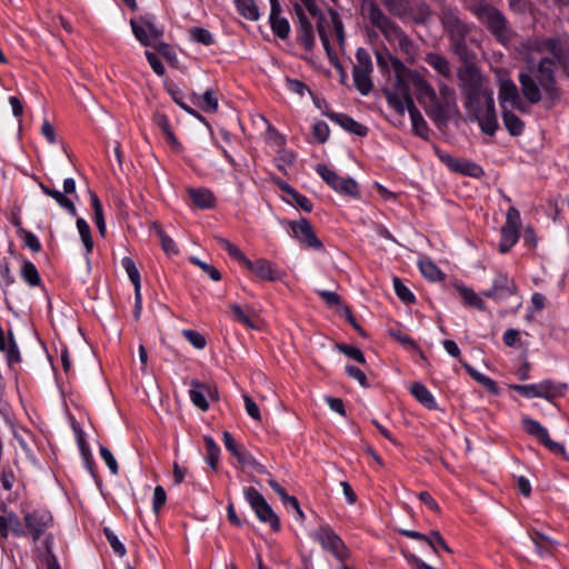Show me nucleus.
Returning a JSON list of instances; mask_svg holds the SVG:
<instances>
[{
    "instance_id": "22",
    "label": "nucleus",
    "mask_w": 569,
    "mask_h": 569,
    "mask_svg": "<svg viewBox=\"0 0 569 569\" xmlns=\"http://www.w3.org/2000/svg\"><path fill=\"white\" fill-rule=\"evenodd\" d=\"M295 12L299 22L298 41L307 51H312L316 44L313 27L311 22L307 19L303 9L300 4L295 6Z\"/></svg>"
},
{
    "instance_id": "40",
    "label": "nucleus",
    "mask_w": 569,
    "mask_h": 569,
    "mask_svg": "<svg viewBox=\"0 0 569 569\" xmlns=\"http://www.w3.org/2000/svg\"><path fill=\"white\" fill-rule=\"evenodd\" d=\"M457 290L466 305L477 308L478 310H486V303L472 289L465 286H457Z\"/></svg>"
},
{
    "instance_id": "20",
    "label": "nucleus",
    "mask_w": 569,
    "mask_h": 569,
    "mask_svg": "<svg viewBox=\"0 0 569 569\" xmlns=\"http://www.w3.org/2000/svg\"><path fill=\"white\" fill-rule=\"evenodd\" d=\"M517 292V286L512 279L505 273H498L492 282V287L482 292V296L501 300L507 297L513 296Z\"/></svg>"
},
{
    "instance_id": "33",
    "label": "nucleus",
    "mask_w": 569,
    "mask_h": 569,
    "mask_svg": "<svg viewBox=\"0 0 569 569\" xmlns=\"http://www.w3.org/2000/svg\"><path fill=\"white\" fill-rule=\"evenodd\" d=\"M426 62L432 67L439 74L450 79L452 77L451 66L447 58L438 53H429L426 57Z\"/></svg>"
},
{
    "instance_id": "57",
    "label": "nucleus",
    "mask_w": 569,
    "mask_h": 569,
    "mask_svg": "<svg viewBox=\"0 0 569 569\" xmlns=\"http://www.w3.org/2000/svg\"><path fill=\"white\" fill-rule=\"evenodd\" d=\"M183 337L197 349H203L206 347V338L196 330L186 329L182 331Z\"/></svg>"
},
{
    "instance_id": "26",
    "label": "nucleus",
    "mask_w": 569,
    "mask_h": 569,
    "mask_svg": "<svg viewBox=\"0 0 569 569\" xmlns=\"http://www.w3.org/2000/svg\"><path fill=\"white\" fill-rule=\"evenodd\" d=\"M252 273H254L259 279L266 281H273L279 278L276 273L273 266L270 261L266 259H258L256 261L249 260L247 257L242 262Z\"/></svg>"
},
{
    "instance_id": "31",
    "label": "nucleus",
    "mask_w": 569,
    "mask_h": 569,
    "mask_svg": "<svg viewBox=\"0 0 569 569\" xmlns=\"http://www.w3.org/2000/svg\"><path fill=\"white\" fill-rule=\"evenodd\" d=\"M406 110H408V112L410 114L412 129H413L415 133L421 138H427L428 132H429L428 124L425 121L421 112L415 106V102L407 106Z\"/></svg>"
},
{
    "instance_id": "17",
    "label": "nucleus",
    "mask_w": 569,
    "mask_h": 569,
    "mask_svg": "<svg viewBox=\"0 0 569 569\" xmlns=\"http://www.w3.org/2000/svg\"><path fill=\"white\" fill-rule=\"evenodd\" d=\"M190 400L201 411L209 409L208 398L217 401L219 393L216 385H207L198 380L191 381V389L189 390Z\"/></svg>"
},
{
    "instance_id": "25",
    "label": "nucleus",
    "mask_w": 569,
    "mask_h": 569,
    "mask_svg": "<svg viewBox=\"0 0 569 569\" xmlns=\"http://www.w3.org/2000/svg\"><path fill=\"white\" fill-rule=\"evenodd\" d=\"M270 24L271 29L280 39H286L290 32V26L286 18L281 17V6L278 0H270Z\"/></svg>"
},
{
    "instance_id": "42",
    "label": "nucleus",
    "mask_w": 569,
    "mask_h": 569,
    "mask_svg": "<svg viewBox=\"0 0 569 569\" xmlns=\"http://www.w3.org/2000/svg\"><path fill=\"white\" fill-rule=\"evenodd\" d=\"M91 206L94 213V222L99 229V232L103 236L106 232V223L103 218L102 204L98 196L93 192L90 193Z\"/></svg>"
},
{
    "instance_id": "44",
    "label": "nucleus",
    "mask_w": 569,
    "mask_h": 569,
    "mask_svg": "<svg viewBox=\"0 0 569 569\" xmlns=\"http://www.w3.org/2000/svg\"><path fill=\"white\" fill-rule=\"evenodd\" d=\"M77 228L80 233V237L82 239V242L86 247L87 252H91L93 248V241L91 237V230L89 224L86 222L84 219L79 218L77 219Z\"/></svg>"
},
{
    "instance_id": "55",
    "label": "nucleus",
    "mask_w": 569,
    "mask_h": 569,
    "mask_svg": "<svg viewBox=\"0 0 569 569\" xmlns=\"http://www.w3.org/2000/svg\"><path fill=\"white\" fill-rule=\"evenodd\" d=\"M395 291L400 300L405 303H411L415 301L412 292L401 282L399 278L393 279Z\"/></svg>"
},
{
    "instance_id": "13",
    "label": "nucleus",
    "mask_w": 569,
    "mask_h": 569,
    "mask_svg": "<svg viewBox=\"0 0 569 569\" xmlns=\"http://www.w3.org/2000/svg\"><path fill=\"white\" fill-rule=\"evenodd\" d=\"M317 172L335 191L349 197H357L359 193L358 183L351 178L340 177L325 164L317 166Z\"/></svg>"
},
{
    "instance_id": "5",
    "label": "nucleus",
    "mask_w": 569,
    "mask_h": 569,
    "mask_svg": "<svg viewBox=\"0 0 569 569\" xmlns=\"http://www.w3.org/2000/svg\"><path fill=\"white\" fill-rule=\"evenodd\" d=\"M392 70L395 72L393 89H383V94L396 112L403 116L406 107L413 103L408 82L412 84V74H420L417 71L409 70L398 58L390 57Z\"/></svg>"
},
{
    "instance_id": "51",
    "label": "nucleus",
    "mask_w": 569,
    "mask_h": 569,
    "mask_svg": "<svg viewBox=\"0 0 569 569\" xmlns=\"http://www.w3.org/2000/svg\"><path fill=\"white\" fill-rule=\"evenodd\" d=\"M190 262L193 263L194 266L199 267L213 281H219L221 279L220 271L216 267H213L212 264L203 262L200 259H198L197 257H190Z\"/></svg>"
},
{
    "instance_id": "37",
    "label": "nucleus",
    "mask_w": 569,
    "mask_h": 569,
    "mask_svg": "<svg viewBox=\"0 0 569 569\" xmlns=\"http://www.w3.org/2000/svg\"><path fill=\"white\" fill-rule=\"evenodd\" d=\"M412 396L425 407L429 409L436 408V400L430 391L419 382H415L411 387Z\"/></svg>"
},
{
    "instance_id": "36",
    "label": "nucleus",
    "mask_w": 569,
    "mask_h": 569,
    "mask_svg": "<svg viewBox=\"0 0 569 569\" xmlns=\"http://www.w3.org/2000/svg\"><path fill=\"white\" fill-rule=\"evenodd\" d=\"M460 362L462 363V366L465 367V369L467 370V372L477 381L479 382L481 386H483L488 391H490L492 395H498L499 390H498V387L496 385V382L478 372L476 369H473L470 365H468L467 362L460 360Z\"/></svg>"
},
{
    "instance_id": "14",
    "label": "nucleus",
    "mask_w": 569,
    "mask_h": 569,
    "mask_svg": "<svg viewBox=\"0 0 569 569\" xmlns=\"http://www.w3.org/2000/svg\"><path fill=\"white\" fill-rule=\"evenodd\" d=\"M521 223L520 212L515 207H510L507 211L506 222L501 229V240L499 251L508 252L519 239V227Z\"/></svg>"
},
{
    "instance_id": "21",
    "label": "nucleus",
    "mask_w": 569,
    "mask_h": 569,
    "mask_svg": "<svg viewBox=\"0 0 569 569\" xmlns=\"http://www.w3.org/2000/svg\"><path fill=\"white\" fill-rule=\"evenodd\" d=\"M471 119L478 121L483 133L493 136L499 128L493 97L488 96L487 107Z\"/></svg>"
},
{
    "instance_id": "7",
    "label": "nucleus",
    "mask_w": 569,
    "mask_h": 569,
    "mask_svg": "<svg viewBox=\"0 0 569 569\" xmlns=\"http://www.w3.org/2000/svg\"><path fill=\"white\" fill-rule=\"evenodd\" d=\"M477 18L483 22L495 38L505 43L511 38V30L509 28L506 17L500 10L489 3L480 2L473 9Z\"/></svg>"
},
{
    "instance_id": "4",
    "label": "nucleus",
    "mask_w": 569,
    "mask_h": 569,
    "mask_svg": "<svg viewBox=\"0 0 569 569\" xmlns=\"http://www.w3.org/2000/svg\"><path fill=\"white\" fill-rule=\"evenodd\" d=\"M362 13L370 23L379 29L390 44H397L398 49L410 60L416 56V46L407 33L392 21L375 0H362Z\"/></svg>"
},
{
    "instance_id": "9",
    "label": "nucleus",
    "mask_w": 569,
    "mask_h": 569,
    "mask_svg": "<svg viewBox=\"0 0 569 569\" xmlns=\"http://www.w3.org/2000/svg\"><path fill=\"white\" fill-rule=\"evenodd\" d=\"M312 537L325 550L330 552L339 561H345L349 558L347 546L329 525L319 526L312 533Z\"/></svg>"
},
{
    "instance_id": "38",
    "label": "nucleus",
    "mask_w": 569,
    "mask_h": 569,
    "mask_svg": "<svg viewBox=\"0 0 569 569\" xmlns=\"http://www.w3.org/2000/svg\"><path fill=\"white\" fill-rule=\"evenodd\" d=\"M237 10L243 18L256 21L259 19V9L254 0H234Z\"/></svg>"
},
{
    "instance_id": "58",
    "label": "nucleus",
    "mask_w": 569,
    "mask_h": 569,
    "mask_svg": "<svg viewBox=\"0 0 569 569\" xmlns=\"http://www.w3.org/2000/svg\"><path fill=\"white\" fill-rule=\"evenodd\" d=\"M190 34L192 40H194L196 42L202 43L204 46H210L211 43H213V38L207 29L192 28L190 30Z\"/></svg>"
},
{
    "instance_id": "53",
    "label": "nucleus",
    "mask_w": 569,
    "mask_h": 569,
    "mask_svg": "<svg viewBox=\"0 0 569 569\" xmlns=\"http://www.w3.org/2000/svg\"><path fill=\"white\" fill-rule=\"evenodd\" d=\"M337 349L340 352H342L343 355H346L347 357L356 360L357 362H360V363L366 362L365 356L359 348H356V347H352L349 345H345V343H338Z\"/></svg>"
},
{
    "instance_id": "48",
    "label": "nucleus",
    "mask_w": 569,
    "mask_h": 569,
    "mask_svg": "<svg viewBox=\"0 0 569 569\" xmlns=\"http://www.w3.org/2000/svg\"><path fill=\"white\" fill-rule=\"evenodd\" d=\"M329 22L330 21H328L325 16H319L317 19V30L326 52L333 50L330 46L329 37L327 33Z\"/></svg>"
},
{
    "instance_id": "30",
    "label": "nucleus",
    "mask_w": 569,
    "mask_h": 569,
    "mask_svg": "<svg viewBox=\"0 0 569 569\" xmlns=\"http://www.w3.org/2000/svg\"><path fill=\"white\" fill-rule=\"evenodd\" d=\"M388 12L402 21L408 20L410 2L408 0H380Z\"/></svg>"
},
{
    "instance_id": "16",
    "label": "nucleus",
    "mask_w": 569,
    "mask_h": 569,
    "mask_svg": "<svg viewBox=\"0 0 569 569\" xmlns=\"http://www.w3.org/2000/svg\"><path fill=\"white\" fill-rule=\"evenodd\" d=\"M522 426L527 433L536 437L546 448H548L551 452L560 456L566 455L565 447L553 441L545 427H542L538 421L531 418H523Z\"/></svg>"
},
{
    "instance_id": "2",
    "label": "nucleus",
    "mask_w": 569,
    "mask_h": 569,
    "mask_svg": "<svg viewBox=\"0 0 569 569\" xmlns=\"http://www.w3.org/2000/svg\"><path fill=\"white\" fill-rule=\"evenodd\" d=\"M412 86L417 91L419 103L437 127H446L458 113L456 91L445 82L438 83V92H436L421 74H412Z\"/></svg>"
},
{
    "instance_id": "54",
    "label": "nucleus",
    "mask_w": 569,
    "mask_h": 569,
    "mask_svg": "<svg viewBox=\"0 0 569 569\" xmlns=\"http://www.w3.org/2000/svg\"><path fill=\"white\" fill-rule=\"evenodd\" d=\"M103 531L114 553H117L119 557H123L127 551L123 543L118 539L117 535L109 528H104Z\"/></svg>"
},
{
    "instance_id": "23",
    "label": "nucleus",
    "mask_w": 569,
    "mask_h": 569,
    "mask_svg": "<svg viewBox=\"0 0 569 569\" xmlns=\"http://www.w3.org/2000/svg\"><path fill=\"white\" fill-rule=\"evenodd\" d=\"M399 532L408 538L426 541L436 553H438L439 548L448 553L452 552L438 530H433L429 535L407 529H400Z\"/></svg>"
},
{
    "instance_id": "61",
    "label": "nucleus",
    "mask_w": 569,
    "mask_h": 569,
    "mask_svg": "<svg viewBox=\"0 0 569 569\" xmlns=\"http://www.w3.org/2000/svg\"><path fill=\"white\" fill-rule=\"evenodd\" d=\"M312 134L320 143L327 141L329 137V127L325 121H318L312 127Z\"/></svg>"
},
{
    "instance_id": "29",
    "label": "nucleus",
    "mask_w": 569,
    "mask_h": 569,
    "mask_svg": "<svg viewBox=\"0 0 569 569\" xmlns=\"http://www.w3.org/2000/svg\"><path fill=\"white\" fill-rule=\"evenodd\" d=\"M223 443L228 451L232 453V456L236 457L239 463L241 465H251L253 463V458L251 455L240 447L236 439L232 437V435L228 431L223 432Z\"/></svg>"
},
{
    "instance_id": "64",
    "label": "nucleus",
    "mask_w": 569,
    "mask_h": 569,
    "mask_svg": "<svg viewBox=\"0 0 569 569\" xmlns=\"http://www.w3.org/2000/svg\"><path fill=\"white\" fill-rule=\"evenodd\" d=\"M346 372L350 378L356 379L362 387L369 386L365 372L358 367L348 365L346 367Z\"/></svg>"
},
{
    "instance_id": "1",
    "label": "nucleus",
    "mask_w": 569,
    "mask_h": 569,
    "mask_svg": "<svg viewBox=\"0 0 569 569\" xmlns=\"http://www.w3.org/2000/svg\"><path fill=\"white\" fill-rule=\"evenodd\" d=\"M536 50L542 56L535 70V76L521 72L519 83L527 101L536 104L541 101V90L545 92L546 108H552L561 97L557 87L555 71L558 67L566 66L569 60V42L561 38L538 40ZM533 71V69L531 70Z\"/></svg>"
},
{
    "instance_id": "35",
    "label": "nucleus",
    "mask_w": 569,
    "mask_h": 569,
    "mask_svg": "<svg viewBox=\"0 0 569 569\" xmlns=\"http://www.w3.org/2000/svg\"><path fill=\"white\" fill-rule=\"evenodd\" d=\"M502 120L511 136H519L523 131V121L510 110H502Z\"/></svg>"
},
{
    "instance_id": "59",
    "label": "nucleus",
    "mask_w": 569,
    "mask_h": 569,
    "mask_svg": "<svg viewBox=\"0 0 569 569\" xmlns=\"http://www.w3.org/2000/svg\"><path fill=\"white\" fill-rule=\"evenodd\" d=\"M20 234L23 238L24 244L32 252H39L41 250L40 241L32 232L26 230L24 228H20Z\"/></svg>"
},
{
    "instance_id": "49",
    "label": "nucleus",
    "mask_w": 569,
    "mask_h": 569,
    "mask_svg": "<svg viewBox=\"0 0 569 569\" xmlns=\"http://www.w3.org/2000/svg\"><path fill=\"white\" fill-rule=\"evenodd\" d=\"M419 268H420L421 273L430 280H438L441 276V271L437 268V266L431 260H428V259L420 260Z\"/></svg>"
},
{
    "instance_id": "19",
    "label": "nucleus",
    "mask_w": 569,
    "mask_h": 569,
    "mask_svg": "<svg viewBox=\"0 0 569 569\" xmlns=\"http://www.w3.org/2000/svg\"><path fill=\"white\" fill-rule=\"evenodd\" d=\"M121 264L126 270L130 281L134 287V310L133 317L136 320H139L142 311V297H141V277L140 272L134 263V261L130 257H124L121 260Z\"/></svg>"
},
{
    "instance_id": "28",
    "label": "nucleus",
    "mask_w": 569,
    "mask_h": 569,
    "mask_svg": "<svg viewBox=\"0 0 569 569\" xmlns=\"http://www.w3.org/2000/svg\"><path fill=\"white\" fill-rule=\"evenodd\" d=\"M193 204L199 209H210L214 207L216 198L211 190L207 188H188L187 189Z\"/></svg>"
},
{
    "instance_id": "11",
    "label": "nucleus",
    "mask_w": 569,
    "mask_h": 569,
    "mask_svg": "<svg viewBox=\"0 0 569 569\" xmlns=\"http://www.w3.org/2000/svg\"><path fill=\"white\" fill-rule=\"evenodd\" d=\"M510 388L527 398L538 397L551 400L556 397L562 396L567 386L556 383L551 380H543L535 385H512Z\"/></svg>"
},
{
    "instance_id": "41",
    "label": "nucleus",
    "mask_w": 569,
    "mask_h": 569,
    "mask_svg": "<svg viewBox=\"0 0 569 569\" xmlns=\"http://www.w3.org/2000/svg\"><path fill=\"white\" fill-rule=\"evenodd\" d=\"M431 16L430 8L427 3L420 2L412 7L410 4V13L408 20H412L416 23H425Z\"/></svg>"
},
{
    "instance_id": "63",
    "label": "nucleus",
    "mask_w": 569,
    "mask_h": 569,
    "mask_svg": "<svg viewBox=\"0 0 569 569\" xmlns=\"http://www.w3.org/2000/svg\"><path fill=\"white\" fill-rule=\"evenodd\" d=\"M167 495L164 489L161 486H157L153 491V502L152 508L154 513H159L162 506L166 503Z\"/></svg>"
},
{
    "instance_id": "45",
    "label": "nucleus",
    "mask_w": 569,
    "mask_h": 569,
    "mask_svg": "<svg viewBox=\"0 0 569 569\" xmlns=\"http://www.w3.org/2000/svg\"><path fill=\"white\" fill-rule=\"evenodd\" d=\"M21 276L30 286H38L40 283L39 272L30 261H24L21 268Z\"/></svg>"
},
{
    "instance_id": "6",
    "label": "nucleus",
    "mask_w": 569,
    "mask_h": 569,
    "mask_svg": "<svg viewBox=\"0 0 569 569\" xmlns=\"http://www.w3.org/2000/svg\"><path fill=\"white\" fill-rule=\"evenodd\" d=\"M457 76L465 104H473L479 97H493V91L483 86V78L472 61L465 63Z\"/></svg>"
},
{
    "instance_id": "27",
    "label": "nucleus",
    "mask_w": 569,
    "mask_h": 569,
    "mask_svg": "<svg viewBox=\"0 0 569 569\" xmlns=\"http://www.w3.org/2000/svg\"><path fill=\"white\" fill-rule=\"evenodd\" d=\"M332 121L338 123L343 129L348 130L351 133H355L359 137H365L368 133V128L363 124L357 122L351 117L345 113H328L327 114Z\"/></svg>"
},
{
    "instance_id": "43",
    "label": "nucleus",
    "mask_w": 569,
    "mask_h": 569,
    "mask_svg": "<svg viewBox=\"0 0 569 569\" xmlns=\"http://www.w3.org/2000/svg\"><path fill=\"white\" fill-rule=\"evenodd\" d=\"M203 440L208 452L207 461L213 470H217L220 449L210 436H204Z\"/></svg>"
},
{
    "instance_id": "50",
    "label": "nucleus",
    "mask_w": 569,
    "mask_h": 569,
    "mask_svg": "<svg viewBox=\"0 0 569 569\" xmlns=\"http://www.w3.org/2000/svg\"><path fill=\"white\" fill-rule=\"evenodd\" d=\"M157 234L161 241V247L163 251L168 254L178 253V248L174 241L161 229V227L156 226Z\"/></svg>"
},
{
    "instance_id": "46",
    "label": "nucleus",
    "mask_w": 569,
    "mask_h": 569,
    "mask_svg": "<svg viewBox=\"0 0 569 569\" xmlns=\"http://www.w3.org/2000/svg\"><path fill=\"white\" fill-rule=\"evenodd\" d=\"M230 309L237 321L241 322L242 325L250 329H259V326L251 318V316L246 313L239 305L233 303L230 306Z\"/></svg>"
},
{
    "instance_id": "15",
    "label": "nucleus",
    "mask_w": 569,
    "mask_h": 569,
    "mask_svg": "<svg viewBox=\"0 0 569 569\" xmlns=\"http://www.w3.org/2000/svg\"><path fill=\"white\" fill-rule=\"evenodd\" d=\"M498 100L502 110H508L507 104H510V107L521 112H527L528 110V107L520 97L517 86L510 79L500 80Z\"/></svg>"
},
{
    "instance_id": "12",
    "label": "nucleus",
    "mask_w": 569,
    "mask_h": 569,
    "mask_svg": "<svg viewBox=\"0 0 569 569\" xmlns=\"http://www.w3.org/2000/svg\"><path fill=\"white\" fill-rule=\"evenodd\" d=\"M24 537L37 542L53 526V517L47 510H33L23 516Z\"/></svg>"
},
{
    "instance_id": "39",
    "label": "nucleus",
    "mask_w": 569,
    "mask_h": 569,
    "mask_svg": "<svg viewBox=\"0 0 569 569\" xmlns=\"http://www.w3.org/2000/svg\"><path fill=\"white\" fill-rule=\"evenodd\" d=\"M453 171L463 173L469 177L479 178L483 174V170L480 166L475 162L465 159H458L457 162L453 163Z\"/></svg>"
},
{
    "instance_id": "32",
    "label": "nucleus",
    "mask_w": 569,
    "mask_h": 569,
    "mask_svg": "<svg viewBox=\"0 0 569 569\" xmlns=\"http://www.w3.org/2000/svg\"><path fill=\"white\" fill-rule=\"evenodd\" d=\"M153 122L162 130V132L166 136V139L170 143V146L174 150H180L181 144L178 141V139L176 138V136L169 124V120H168L167 116L163 113H160V112H156L153 114Z\"/></svg>"
},
{
    "instance_id": "34",
    "label": "nucleus",
    "mask_w": 569,
    "mask_h": 569,
    "mask_svg": "<svg viewBox=\"0 0 569 569\" xmlns=\"http://www.w3.org/2000/svg\"><path fill=\"white\" fill-rule=\"evenodd\" d=\"M39 187L43 191V193L53 198L62 208L68 210V212L71 216L74 217L77 214V209H76L74 203L69 198H67L64 193H62L56 189H51L48 186L43 184L42 182L39 183Z\"/></svg>"
},
{
    "instance_id": "10",
    "label": "nucleus",
    "mask_w": 569,
    "mask_h": 569,
    "mask_svg": "<svg viewBox=\"0 0 569 569\" xmlns=\"http://www.w3.org/2000/svg\"><path fill=\"white\" fill-rule=\"evenodd\" d=\"M244 496L251 508L254 510L258 519L261 522L268 523L273 531H279V517L274 513L263 496L253 487H248L244 491Z\"/></svg>"
},
{
    "instance_id": "60",
    "label": "nucleus",
    "mask_w": 569,
    "mask_h": 569,
    "mask_svg": "<svg viewBox=\"0 0 569 569\" xmlns=\"http://www.w3.org/2000/svg\"><path fill=\"white\" fill-rule=\"evenodd\" d=\"M7 518L12 533L16 537H24V526L21 523L20 518L13 512L8 513Z\"/></svg>"
},
{
    "instance_id": "18",
    "label": "nucleus",
    "mask_w": 569,
    "mask_h": 569,
    "mask_svg": "<svg viewBox=\"0 0 569 569\" xmlns=\"http://www.w3.org/2000/svg\"><path fill=\"white\" fill-rule=\"evenodd\" d=\"M290 228L293 237L303 246L316 250H322L323 244L317 238L310 222L302 218L299 221H291Z\"/></svg>"
},
{
    "instance_id": "3",
    "label": "nucleus",
    "mask_w": 569,
    "mask_h": 569,
    "mask_svg": "<svg viewBox=\"0 0 569 569\" xmlns=\"http://www.w3.org/2000/svg\"><path fill=\"white\" fill-rule=\"evenodd\" d=\"M439 20L450 39V49L463 63L475 59L469 44L476 43L472 32L475 26L461 19L458 9L443 6L439 12Z\"/></svg>"
},
{
    "instance_id": "52",
    "label": "nucleus",
    "mask_w": 569,
    "mask_h": 569,
    "mask_svg": "<svg viewBox=\"0 0 569 569\" xmlns=\"http://www.w3.org/2000/svg\"><path fill=\"white\" fill-rule=\"evenodd\" d=\"M216 240L228 251V253L240 263H242L246 259V256L241 252V250L231 243L228 239L222 237H216Z\"/></svg>"
},
{
    "instance_id": "56",
    "label": "nucleus",
    "mask_w": 569,
    "mask_h": 569,
    "mask_svg": "<svg viewBox=\"0 0 569 569\" xmlns=\"http://www.w3.org/2000/svg\"><path fill=\"white\" fill-rule=\"evenodd\" d=\"M201 109L204 112H216L218 110V99L212 90H207L201 97Z\"/></svg>"
},
{
    "instance_id": "8",
    "label": "nucleus",
    "mask_w": 569,
    "mask_h": 569,
    "mask_svg": "<svg viewBox=\"0 0 569 569\" xmlns=\"http://www.w3.org/2000/svg\"><path fill=\"white\" fill-rule=\"evenodd\" d=\"M357 63L352 69L353 83L357 90L362 96H368L373 88L371 80V73L373 71V64L369 52L359 48L356 52Z\"/></svg>"
},
{
    "instance_id": "62",
    "label": "nucleus",
    "mask_w": 569,
    "mask_h": 569,
    "mask_svg": "<svg viewBox=\"0 0 569 569\" xmlns=\"http://www.w3.org/2000/svg\"><path fill=\"white\" fill-rule=\"evenodd\" d=\"M100 456L103 459V461L106 462V465L108 466V468L110 469V471L113 475H118L119 467H118L117 460L113 457L112 452L108 448L101 447Z\"/></svg>"
},
{
    "instance_id": "47",
    "label": "nucleus",
    "mask_w": 569,
    "mask_h": 569,
    "mask_svg": "<svg viewBox=\"0 0 569 569\" xmlns=\"http://www.w3.org/2000/svg\"><path fill=\"white\" fill-rule=\"evenodd\" d=\"M329 20L335 29L338 42L342 47L345 44L346 36H345V30H343V23L339 17V13L336 10L330 9L329 10Z\"/></svg>"
},
{
    "instance_id": "24",
    "label": "nucleus",
    "mask_w": 569,
    "mask_h": 569,
    "mask_svg": "<svg viewBox=\"0 0 569 569\" xmlns=\"http://www.w3.org/2000/svg\"><path fill=\"white\" fill-rule=\"evenodd\" d=\"M131 28L134 37L143 46H151L154 40L162 36V31L149 22L138 23L131 20Z\"/></svg>"
}]
</instances>
